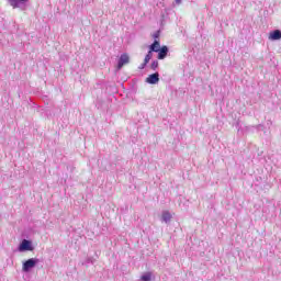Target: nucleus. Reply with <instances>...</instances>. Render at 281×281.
<instances>
[{
    "instance_id": "1a4fd4ad",
    "label": "nucleus",
    "mask_w": 281,
    "mask_h": 281,
    "mask_svg": "<svg viewBox=\"0 0 281 281\" xmlns=\"http://www.w3.org/2000/svg\"><path fill=\"white\" fill-rule=\"evenodd\" d=\"M171 220H172V215L170 214V212L165 211L162 213L161 221H164V223H170Z\"/></svg>"
},
{
    "instance_id": "6e6552de",
    "label": "nucleus",
    "mask_w": 281,
    "mask_h": 281,
    "mask_svg": "<svg viewBox=\"0 0 281 281\" xmlns=\"http://www.w3.org/2000/svg\"><path fill=\"white\" fill-rule=\"evenodd\" d=\"M159 49H161V44L159 43L158 40H155L154 43L151 45H149V50L153 53H158Z\"/></svg>"
},
{
    "instance_id": "39448f33",
    "label": "nucleus",
    "mask_w": 281,
    "mask_h": 281,
    "mask_svg": "<svg viewBox=\"0 0 281 281\" xmlns=\"http://www.w3.org/2000/svg\"><path fill=\"white\" fill-rule=\"evenodd\" d=\"M145 82H147V85H157L159 82V72H154V74L149 75L145 79Z\"/></svg>"
},
{
    "instance_id": "9d476101",
    "label": "nucleus",
    "mask_w": 281,
    "mask_h": 281,
    "mask_svg": "<svg viewBox=\"0 0 281 281\" xmlns=\"http://www.w3.org/2000/svg\"><path fill=\"white\" fill-rule=\"evenodd\" d=\"M95 262V259L93 257H88L86 260L82 262L83 267H89V265H93Z\"/></svg>"
},
{
    "instance_id": "7ed1b4c3",
    "label": "nucleus",
    "mask_w": 281,
    "mask_h": 281,
    "mask_svg": "<svg viewBox=\"0 0 281 281\" xmlns=\"http://www.w3.org/2000/svg\"><path fill=\"white\" fill-rule=\"evenodd\" d=\"M30 0H9L10 5L13 8V10H16L19 8L20 10H25V3H27Z\"/></svg>"
},
{
    "instance_id": "f257e3e1",
    "label": "nucleus",
    "mask_w": 281,
    "mask_h": 281,
    "mask_svg": "<svg viewBox=\"0 0 281 281\" xmlns=\"http://www.w3.org/2000/svg\"><path fill=\"white\" fill-rule=\"evenodd\" d=\"M41 262V260H38L37 258H30L27 260H25L23 263H22V271L24 273H30V270L31 269H34V267H36V265Z\"/></svg>"
},
{
    "instance_id": "20e7f679",
    "label": "nucleus",
    "mask_w": 281,
    "mask_h": 281,
    "mask_svg": "<svg viewBox=\"0 0 281 281\" xmlns=\"http://www.w3.org/2000/svg\"><path fill=\"white\" fill-rule=\"evenodd\" d=\"M128 63H131V57L128 54H122L119 58L117 69H122V67H124V65H128Z\"/></svg>"
},
{
    "instance_id": "423d86ee",
    "label": "nucleus",
    "mask_w": 281,
    "mask_h": 281,
    "mask_svg": "<svg viewBox=\"0 0 281 281\" xmlns=\"http://www.w3.org/2000/svg\"><path fill=\"white\" fill-rule=\"evenodd\" d=\"M168 52H170L168 46H161V48H158V52L156 53L158 54V60H164L168 56Z\"/></svg>"
},
{
    "instance_id": "f03ea898",
    "label": "nucleus",
    "mask_w": 281,
    "mask_h": 281,
    "mask_svg": "<svg viewBox=\"0 0 281 281\" xmlns=\"http://www.w3.org/2000/svg\"><path fill=\"white\" fill-rule=\"evenodd\" d=\"M19 251H34V247L32 246V241L27 239H23L19 245Z\"/></svg>"
},
{
    "instance_id": "4468645a",
    "label": "nucleus",
    "mask_w": 281,
    "mask_h": 281,
    "mask_svg": "<svg viewBox=\"0 0 281 281\" xmlns=\"http://www.w3.org/2000/svg\"><path fill=\"white\" fill-rule=\"evenodd\" d=\"M159 37V31H157L155 34H154V38H158Z\"/></svg>"
},
{
    "instance_id": "ddd939ff",
    "label": "nucleus",
    "mask_w": 281,
    "mask_h": 281,
    "mask_svg": "<svg viewBox=\"0 0 281 281\" xmlns=\"http://www.w3.org/2000/svg\"><path fill=\"white\" fill-rule=\"evenodd\" d=\"M146 65H148V64H146V61H144L143 64H140V66L138 67V69H146Z\"/></svg>"
},
{
    "instance_id": "f8f14e48",
    "label": "nucleus",
    "mask_w": 281,
    "mask_h": 281,
    "mask_svg": "<svg viewBox=\"0 0 281 281\" xmlns=\"http://www.w3.org/2000/svg\"><path fill=\"white\" fill-rule=\"evenodd\" d=\"M158 67H159V61L153 60L150 65V69H153V71H157Z\"/></svg>"
},
{
    "instance_id": "0eeeda50",
    "label": "nucleus",
    "mask_w": 281,
    "mask_h": 281,
    "mask_svg": "<svg viewBox=\"0 0 281 281\" xmlns=\"http://www.w3.org/2000/svg\"><path fill=\"white\" fill-rule=\"evenodd\" d=\"M280 38H281V31L280 30H274L269 35L270 41H280Z\"/></svg>"
},
{
    "instance_id": "2eb2a0df",
    "label": "nucleus",
    "mask_w": 281,
    "mask_h": 281,
    "mask_svg": "<svg viewBox=\"0 0 281 281\" xmlns=\"http://www.w3.org/2000/svg\"><path fill=\"white\" fill-rule=\"evenodd\" d=\"M177 5H181V0H175Z\"/></svg>"
},
{
    "instance_id": "9b49d317",
    "label": "nucleus",
    "mask_w": 281,
    "mask_h": 281,
    "mask_svg": "<svg viewBox=\"0 0 281 281\" xmlns=\"http://www.w3.org/2000/svg\"><path fill=\"white\" fill-rule=\"evenodd\" d=\"M153 58V52L148 50L147 55L145 56L144 63L145 65H148L150 63V59Z\"/></svg>"
}]
</instances>
